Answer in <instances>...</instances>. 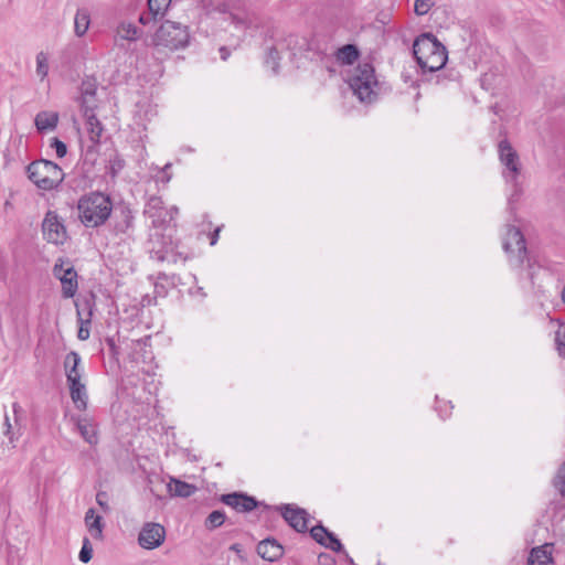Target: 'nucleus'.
Masks as SVG:
<instances>
[{"label":"nucleus","instance_id":"49","mask_svg":"<svg viewBox=\"0 0 565 565\" xmlns=\"http://www.w3.org/2000/svg\"><path fill=\"white\" fill-rule=\"evenodd\" d=\"M223 225H218L214 228L213 232L209 233V237H210V245L211 246H214L216 243H217V239H218V234L222 230Z\"/></svg>","mask_w":565,"mask_h":565},{"label":"nucleus","instance_id":"10","mask_svg":"<svg viewBox=\"0 0 565 565\" xmlns=\"http://www.w3.org/2000/svg\"><path fill=\"white\" fill-rule=\"evenodd\" d=\"M276 509L296 532L306 533L308 531L309 514L305 509L290 503L281 504Z\"/></svg>","mask_w":565,"mask_h":565},{"label":"nucleus","instance_id":"32","mask_svg":"<svg viewBox=\"0 0 565 565\" xmlns=\"http://www.w3.org/2000/svg\"><path fill=\"white\" fill-rule=\"evenodd\" d=\"M279 61L280 56L277 49L275 46L268 47L265 64L269 66L275 74L279 71Z\"/></svg>","mask_w":565,"mask_h":565},{"label":"nucleus","instance_id":"34","mask_svg":"<svg viewBox=\"0 0 565 565\" xmlns=\"http://www.w3.org/2000/svg\"><path fill=\"white\" fill-rule=\"evenodd\" d=\"M49 73L47 56L44 52H40L36 55V74L41 79L45 78Z\"/></svg>","mask_w":565,"mask_h":565},{"label":"nucleus","instance_id":"16","mask_svg":"<svg viewBox=\"0 0 565 565\" xmlns=\"http://www.w3.org/2000/svg\"><path fill=\"white\" fill-rule=\"evenodd\" d=\"M257 554L265 561L276 562L284 555V547L275 539H265L256 547Z\"/></svg>","mask_w":565,"mask_h":565},{"label":"nucleus","instance_id":"62","mask_svg":"<svg viewBox=\"0 0 565 565\" xmlns=\"http://www.w3.org/2000/svg\"><path fill=\"white\" fill-rule=\"evenodd\" d=\"M516 195H518V191L515 190V193H514V194H512V196H511V199H510V202H509L510 204L512 203V200H513Z\"/></svg>","mask_w":565,"mask_h":565},{"label":"nucleus","instance_id":"58","mask_svg":"<svg viewBox=\"0 0 565 565\" xmlns=\"http://www.w3.org/2000/svg\"><path fill=\"white\" fill-rule=\"evenodd\" d=\"M345 554V557H347V562L350 564V565H353L354 562L353 559L347 554V552L344 553Z\"/></svg>","mask_w":565,"mask_h":565},{"label":"nucleus","instance_id":"42","mask_svg":"<svg viewBox=\"0 0 565 565\" xmlns=\"http://www.w3.org/2000/svg\"><path fill=\"white\" fill-rule=\"evenodd\" d=\"M122 217L121 222H116L114 225V231L116 233H124L130 225L132 215L131 214H119Z\"/></svg>","mask_w":565,"mask_h":565},{"label":"nucleus","instance_id":"54","mask_svg":"<svg viewBox=\"0 0 565 565\" xmlns=\"http://www.w3.org/2000/svg\"><path fill=\"white\" fill-rule=\"evenodd\" d=\"M171 168V163H167L163 169H162V173L164 174V177L162 178L163 181L168 182L170 179H171V175L168 174V170Z\"/></svg>","mask_w":565,"mask_h":565},{"label":"nucleus","instance_id":"45","mask_svg":"<svg viewBox=\"0 0 565 565\" xmlns=\"http://www.w3.org/2000/svg\"><path fill=\"white\" fill-rule=\"evenodd\" d=\"M96 157H97V150H96L95 146L88 147L85 152V156H84L83 166L84 167L94 166V161L96 160Z\"/></svg>","mask_w":565,"mask_h":565},{"label":"nucleus","instance_id":"17","mask_svg":"<svg viewBox=\"0 0 565 565\" xmlns=\"http://www.w3.org/2000/svg\"><path fill=\"white\" fill-rule=\"evenodd\" d=\"M448 60L447 49H444L441 52L438 51L434 53V55L428 56L425 60H420L418 66L423 72H437L441 70Z\"/></svg>","mask_w":565,"mask_h":565},{"label":"nucleus","instance_id":"35","mask_svg":"<svg viewBox=\"0 0 565 565\" xmlns=\"http://www.w3.org/2000/svg\"><path fill=\"white\" fill-rule=\"evenodd\" d=\"M119 34L122 39L134 41L138 39V28L131 23L125 24L122 23L119 29Z\"/></svg>","mask_w":565,"mask_h":565},{"label":"nucleus","instance_id":"12","mask_svg":"<svg viewBox=\"0 0 565 565\" xmlns=\"http://www.w3.org/2000/svg\"><path fill=\"white\" fill-rule=\"evenodd\" d=\"M78 212H111L113 202L108 194L90 192L83 195L77 203Z\"/></svg>","mask_w":565,"mask_h":565},{"label":"nucleus","instance_id":"47","mask_svg":"<svg viewBox=\"0 0 565 565\" xmlns=\"http://www.w3.org/2000/svg\"><path fill=\"white\" fill-rule=\"evenodd\" d=\"M96 502L100 508H103L105 511L109 510V507L107 504V493L104 491H99L96 494Z\"/></svg>","mask_w":565,"mask_h":565},{"label":"nucleus","instance_id":"44","mask_svg":"<svg viewBox=\"0 0 565 565\" xmlns=\"http://www.w3.org/2000/svg\"><path fill=\"white\" fill-rule=\"evenodd\" d=\"M166 207L163 205L162 199L160 196H151L148 200L147 210H145L143 212L160 211Z\"/></svg>","mask_w":565,"mask_h":565},{"label":"nucleus","instance_id":"5","mask_svg":"<svg viewBox=\"0 0 565 565\" xmlns=\"http://www.w3.org/2000/svg\"><path fill=\"white\" fill-rule=\"evenodd\" d=\"M349 85L361 102H372L373 86L377 85L373 65L367 62L359 64L349 78Z\"/></svg>","mask_w":565,"mask_h":565},{"label":"nucleus","instance_id":"2","mask_svg":"<svg viewBox=\"0 0 565 565\" xmlns=\"http://www.w3.org/2000/svg\"><path fill=\"white\" fill-rule=\"evenodd\" d=\"M502 246L508 255L510 265L515 269H520V277L530 280L531 285L535 287L536 278L542 267L534 258L530 257L525 238L520 227L507 225Z\"/></svg>","mask_w":565,"mask_h":565},{"label":"nucleus","instance_id":"55","mask_svg":"<svg viewBox=\"0 0 565 565\" xmlns=\"http://www.w3.org/2000/svg\"><path fill=\"white\" fill-rule=\"evenodd\" d=\"M189 292H190L191 295L199 294V295H201L202 297H205V296H206V294L203 291V288H202V287H200V286H196L195 288H191V289L189 290Z\"/></svg>","mask_w":565,"mask_h":565},{"label":"nucleus","instance_id":"52","mask_svg":"<svg viewBox=\"0 0 565 565\" xmlns=\"http://www.w3.org/2000/svg\"><path fill=\"white\" fill-rule=\"evenodd\" d=\"M318 561H319L320 564L327 565L330 561H333V559H332V557L329 554L321 553L318 556Z\"/></svg>","mask_w":565,"mask_h":565},{"label":"nucleus","instance_id":"26","mask_svg":"<svg viewBox=\"0 0 565 565\" xmlns=\"http://www.w3.org/2000/svg\"><path fill=\"white\" fill-rule=\"evenodd\" d=\"M84 118L89 127L90 139L97 143L104 130L102 122L98 120L95 113H89L88 115H85Z\"/></svg>","mask_w":565,"mask_h":565},{"label":"nucleus","instance_id":"63","mask_svg":"<svg viewBox=\"0 0 565 565\" xmlns=\"http://www.w3.org/2000/svg\"><path fill=\"white\" fill-rule=\"evenodd\" d=\"M562 465H565V461Z\"/></svg>","mask_w":565,"mask_h":565},{"label":"nucleus","instance_id":"33","mask_svg":"<svg viewBox=\"0 0 565 565\" xmlns=\"http://www.w3.org/2000/svg\"><path fill=\"white\" fill-rule=\"evenodd\" d=\"M81 110L83 116L88 115L89 113H95L96 108V97H90L86 95H81L78 98Z\"/></svg>","mask_w":565,"mask_h":565},{"label":"nucleus","instance_id":"7","mask_svg":"<svg viewBox=\"0 0 565 565\" xmlns=\"http://www.w3.org/2000/svg\"><path fill=\"white\" fill-rule=\"evenodd\" d=\"M500 162L504 166L503 177L508 182L516 183L521 172V162L516 150L508 139H502L498 145Z\"/></svg>","mask_w":565,"mask_h":565},{"label":"nucleus","instance_id":"19","mask_svg":"<svg viewBox=\"0 0 565 565\" xmlns=\"http://www.w3.org/2000/svg\"><path fill=\"white\" fill-rule=\"evenodd\" d=\"M58 122V114L54 111H40L34 119L36 129L40 132L53 130Z\"/></svg>","mask_w":565,"mask_h":565},{"label":"nucleus","instance_id":"51","mask_svg":"<svg viewBox=\"0 0 565 565\" xmlns=\"http://www.w3.org/2000/svg\"><path fill=\"white\" fill-rule=\"evenodd\" d=\"M157 18H153L150 11L148 13L143 12L139 17V22L143 25L150 23L152 20H156Z\"/></svg>","mask_w":565,"mask_h":565},{"label":"nucleus","instance_id":"27","mask_svg":"<svg viewBox=\"0 0 565 565\" xmlns=\"http://www.w3.org/2000/svg\"><path fill=\"white\" fill-rule=\"evenodd\" d=\"M126 166L125 159L115 151L114 154L109 157L108 166L106 167L107 173L110 175L113 180H115L118 174L122 171Z\"/></svg>","mask_w":565,"mask_h":565},{"label":"nucleus","instance_id":"46","mask_svg":"<svg viewBox=\"0 0 565 565\" xmlns=\"http://www.w3.org/2000/svg\"><path fill=\"white\" fill-rule=\"evenodd\" d=\"M66 381H67L70 391H73L77 387L85 386V384L81 382V376H72L71 374H67Z\"/></svg>","mask_w":565,"mask_h":565},{"label":"nucleus","instance_id":"36","mask_svg":"<svg viewBox=\"0 0 565 565\" xmlns=\"http://www.w3.org/2000/svg\"><path fill=\"white\" fill-rule=\"evenodd\" d=\"M81 95L96 97L97 84L95 78H86L81 84Z\"/></svg>","mask_w":565,"mask_h":565},{"label":"nucleus","instance_id":"60","mask_svg":"<svg viewBox=\"0 0 565 565\" xmlns=\"http://www.w3.org/2000/svg\"><path fill=\"white\" fill-rule=\"evenodd\" d=\"M158 278H159V279H167V275H166V274H163V273H161V274H159Z\"/></svg>","mask_w":565,"mask_h":565},{"label":"nucleus","instance_id":"18","mask_svg":"<svg viewBox=\"0 0 565 565\" xmlns=\"http://www.w3.org/2000/svg\"><path fill=\"white\" fill-rule=\"evenodd\" d=\"M168 492L171 497L189 498L195 493L196 487L177 478H171L167 484Z\"/></svg>","mask_w":565,"mask_h":565},{"label":"nucleus","instance_id":"39","mask_svg":"<svg viewBox=\"0 0 565 565\" xmlns=\"http://www.w3.org/2000/svg\"><path fill=\"white\" fill-rule=\"evenodd\" d=\"M93 557V547L87 537H84L83 545L78 554V558L83 563H88Z\"/></svg>","mask_w":565,"mask_h":565},{"label":"nucleus","instance_id":"15","mask_svg":"<svg viewBox=\"0 0 565 565\" xmlns=\"http://www.w3.org/2000/svg\"><path fill=\"white\" fill-rule=\"evenodd\" d=\"M95 300L96 296L93 292L82 296L75 300L76 315L79 324L92 323Z\"/></svg>","mask_w":565,"mask_h":565},{"label":"nucleus","instance_id":"11","mask_svg":"<svg viewBox=\"0 0 565 565\" xmlns=\"http://www.w3.org/2000/svg\"><path fill=\"white\" fill-rule=\"evenodd\" d=\"M166 539V529L154 522H147L141 527L138 535V543L142 548L154 550L159 547Z\"/></svg>","mask_w":565,"mask_h":565},{"label":"nucleus","instance_id":"23","mask_svg":"<svg viewBox=\"0 0 565 565\" xmlns=\"http://www.w3.org/2000/svg\"><path fill=\"white\" fill-rule=\"evenodd\" d=\"M90 15L86 9H78L75 14L74 30L77 36H83L89 26Z\"/></svg>","mask_w":565,"mask_h":565},{"label":"nucleus","instance_id":"4","mask_svg":"<svg viewBox=\"0 0 565 565\" xmlns=\"http://www.w3.org/2000/svg\"><path fill=\"white\" fill-rule=\"evenodd\" d=\"M152 42L156 46H163L175 51L188 46L190 33L186 25L167 20L156 31Z\"/></svg>","mask_w":565,"mask_h":565},{"label":"nucleus","instance_id":"25","mask_svg":"<svg viewBox=\"0 0 565 565\" xmlns=\"http://www.w3.org/2000/svg\"><path fill=\"white\" fill-rule=\"evenodd\" d=\"M81 364V356L77 352L71 351L64 359L65 375L71 374L72 376H81L78 366Z\"/></svg>","mask_w":565,"mask_h":565},{"label":"nucleus","instance_id":"6","mask_svg":"<svg viewBox=\"0 0 565 565\" xmlns=\"http://www.w3.org/2000/svg\"><path fill=\"white\" fill-rule=\"evenodd\" d=\"M53 275L62 284L63 298H73L78 289L77 271L68 259L58 258L53 267Z\"/></svg>","mask_w":565,"mask_h":565},{"label":"nucleus","instance_id":"59","mask_svg":"<svg viewBox=\"0 0 565 565\" xmlns=\"http://www.w3.org/2000/svg\"><path fill=\"white\" fill-rule=\"evenodd\" d=\"M168 212H178V207L175 205H172Z\"/></svg>","mask_w":565,"mask_h":565},{"label":"nucleus","instance_id":"20","mask_svg":"<svg viewBox=\"0 0 565 565\" xmlns=\"http://www.w3.org/2000/svg\"><path fill=\"white\" fill-rule=\"evenodd\" d=\"M85 524L94 539H102L103 536V519L95 513L93 508L88 509L85 514Z\"/></svg>","mask_w":565,"mask_h":565},{"label":"nucleus","instance_id":"14","mask_svg":"<svg viewBox=\"0 0 565 565\" xmlns=\"http://www.w3.org/2000/svg\"><path fill=\"white\" fill-rule=\"evenodd\" d=\"M72 420L75 423L78 433L86 443L92 446L98 443L97 427L93 418L73 415Z\"/></svg>","mask_w":565,"mask_h":565},{"label":"nucleus","instance_id":"37","mask_svg":"<svg viewBox=\"0 0 565 565\" xmlns=\"http://www.w3.org/2000/svg\"><path fill=\"white\" fill-rule=\"evenodd\" d=\"M328 529L322 525V523L317 524L311 527L310 535L318 544H324V539H327Z\"/></svg>","mask_w":565,"mask_h":565},{"label":"nucleus","instance_id":"61","mask_svg":"<svg viewBox=\"0 0 565 565\" xmlns=\"http://www.w3.org/2000/svg\"><path fill=\"white\" fill-rule=\"evenodd\" d=\"M562 299L565 302V286L563 287V290H562Z\"/></svg>","mask_w":565,"mask_h":565},{"label":"nucleus","instance_id":"56","mask_svg":"<svg viewBox=\"0 0 565 565\" xmlns=\"http://www.w3.org/2000/svg\"><path fill=\"white\" fill-rule=\"evenodd\" d=\"M220 54H221V58L225 61L230 56V51L227 50V47L222 46L220 49Z\"/></svg>","mask_w":565,"mask_h":565},{"label":"nucleus","instance_id":"22","mask_svg":"<svg viewBox=\"0 0 565 565\" xmlns=\"http://www.w3.org/2000/svg\"><path fill=\"white\" fill-rule=\"evenodd\" d=\"M360 56V51L354 44H345L337 52V58L345 65H351Z\"/></svg>","mask_w":565,"mask_h":565},{"label":"nucleus","instance_id":"1","mask_svg":"<svg viewBox=\"0 0 565 565\" xmlns=\"http://www.w3.org/2000/svg\"><path fill=\"white\" fill-rule=\"evenodd\" d=\"M151 226L148 239L150 258L157 262L177 263L186 257L178 250L177 224L173 214H150Z\"/></svg>","mask_w":565,"mask_h":565},{"label":"nucleus","instance_id":"53","mask_svg":"<svg viewBox=\"0 0 565 565\" xmlns=\"http://www.w3.org/2000/svg\"><path fill=\"white\" fill-rule=\"evenodd\" d=\"M4 420H6V426H7L6 435L9 436L10 441H12L13 440V437L11 436V428H12V426H11V424L9 422L8 415H6Z\"/></svg>","mask_w":565,"mask_h":565},{"label":"nucleus","instance_id":"13","mask_svg":"<svg viewBox=\"0 0 565 565\" xmlns=\"http://www.w3.org/2000/svg\"><path fill=\"white\" fill-rule=\"evenodd\" d=\"M45 215L42 223L44 238L55 245L63 244L67 237L64 224L57 220V214Z\"/></svg>","mask_w":565,"mask_h":565},{"label":"nucleus","instance_id":"24","mask_svg":"<svg viewBox=\"0 0 565 565\" xmlns=\"http://www.w3.org/2000/svg\"><path fill=\"white\" fill-rule=\"evenodd\" d=\"M114 215L115 214H78L81 222L86 227H98L107 222L110 223Z\"/></svg>","mask_w":565,"mask_h":565},{"label":"nucleus","instance_id":"28","mask_svg":"<svg viewBox=\"0 0 565 565\" xmlns=\"http://www.w3.org/2000/svg\"><path fill=\"white\" fill-rule=\"evenodd\" d=\"M71 398L78 411H86L88 404V395L86 386L77 387L70 391Z\"/></svg>","mask_w":565,"mask_h":565},{"label":"nucleus","instance_id":"38","mask_svg":"<svg viewBox=\"0 0 565 565\" xmlns=\"http://www.w3.org/2000/svg\"><path fill=\"white\" fill-rule=\"evenodd\" d=\"M558 354L565 359V324H561L555 333Z\"/></svg>","mask_w":565,"mask_h":565},{"label":"nucleus","instance_id":"43","mask_svg":"<svg viewBox=\"0 0 565 565\" xmlns=\"http://www.w3.org/2000/svg\"><path fill=\"white\" fill-rule=\"evenodd\" d=\"M433 2L430 0H415L414 11L417 15H425L428 13Z\"/></svg>","mask_w":565,"mask_h":565},{"label":"nucleus","instance_id":"57","mask_svg":"<svg viewBox=\"0 0 565 565\" xmlns=\"http://www.w3.org/2000/svg\"><path fill=\"white\" fill-rule=\"evenodd\" d=\"M12 408H13L14 419H15V422H18V414L21 411V407L18 403H13Z\"/></svg>","mask_w":565,"mask_h":565},{"label":"nucleus","instance_id":"31","mask_svg":"<svg viewBox=\"0 0 565 565\" xmlns=\"http://www.w3.org/2000/svg\"><path fill=\"white\" fill-rule=\"evenodd\" d=\"M327 539H324V544H321L326 548H329L335 553H345L344 547L341 541L335 536L334 533L328 530Z\"/></svg>","mask_w":565,"mask_h":565},{"label":"nucleus","instance_id":"21","mask_svg":"<svg viewBox=\"0 0 565 565\" xmlns=\"http://www.w3.org/2000/svg\"><path fill=\"white\" fill-rule=\"evenodd\" d=\"M546 547L547 545L533 547L527 559L529 565H547L552 562L551 552Z\"/></svg>","mask_w":565,"mask_h":565},{"label":"nucleus","instance_id":"3","mask_svg":"<svg viewBox=\"0 0 565 565\" xmlns=\"http://www.w3.org/2000/svg\"><path fill=\"white\" fill-rule=\"evenodd\" d=\"M28 178L41 190H53L57 188L64 180L62 168L46 159L32 161L25 168Z\"/></svg>","mask_w":565,"mask_h":565},{"label":"nucleus","instance_id":"50","mask_svg":"<svg viewBox=\"0 0 565 565\" xmlns=\"http://www.w3.org/2000/svg\"><path fill=\"white\" fill-rule=\"evenodd\" d=\"M105 342L114 356L119 354L118 347L116 345L114 338L108 337V338H106Z\"/></svg>","mask_w":565,"mask_h":565},{"label":"nucleus","instance_id":"48","mask_svg":"<svg viewBox=\"0 0 565 565\" xmlns=\"http://www.w3.org/2000/svg\"><path fill=\"white\" fill-rule=\"evenodd\" d=\"M90 323L79 324L77 337L79 340H87L89 338Z\"/></svg>","mask_w":565,"mask_h":565},{"label":"nucleus","instance_id":"8","mask_svg":"<svg viewBox=\"0 0 565 565\" xmlns=\"http://www.w3.org/2000/svg\"><path fill=\"white\" fill-rule=\"evenodd\" d=\"M220 501L239 513L252 512L260 505H263L265 509H269L267 504L257 501L255 497L238 491L222 494L220 497Z\"/></svg>","mask_w":565,"mask_h":565},{"label":"nucleus","instance_id":"30","mask_svg":"<svg viewBox=\"0 0 565 565\" xmlns=\"http://www.w3.org/2000/svg\"><path fill=\"white\" fill-rule=\"evenodd\" d=\"M171 0H148V9L153 18L158 15L163 17L167 9L169 8Z\"/></svg>","mask_w":565,"mask_h":565},{"label":"nucleus","instance_id":"41","mask_svg":"<svg viewBox=\"0 0 565 565\" xmlns=\"http://www.w3.org/2000/svg\"><path fill=\"white\" fill-rule=\"evenodd\" d=\"M50 147L53 148L56 152L57 158H64L67 153V146L64 141L60 140L57 137H53L50 142Z\"/></svg>","mask_w":565,"mask_h":565},{"label":"nucleus","instance_id":"9","mask_svg":"<svg viewBox=\"0 0 565 565\" xmlns=\"http://www.w3.org/2000/svg\"><path fill=\"white\" fill-rule=\"evenodd\" d=\"M446 46L430 32L419 34L413 43V55L417 64L420 60H425L438 51H443Z\"/></svg>","mask_w":565,"mask_h":565},{"label":"nucleus","instance_id":"40","mask_svg":"<svg viewBox=\"0 0 565 565\" xmlns=\"http://www.w3.org/2000/svg\"><path fill=\"white\" fill-rule=\"evenodd\" d=\"M553 484L558 489L559 493L565 497V465H562L553 480Z\"/></svg>","mask_w":565,"mask_h":565},{"label":"nucleus","instance_id":"29","mask_svg":"<svg viewBox=\"0 0 565 565\" xmlns=\"http://www.w3.org/2000/svg\"><path fill=\"white\" fill-rule=\"evenodd\" d=\"M226 520L225 512L222 510L212 511L204 521V526L209 531H213L224 524Z\"/></svg>","mask_w":565,"mask_h":565}]
</instances>
